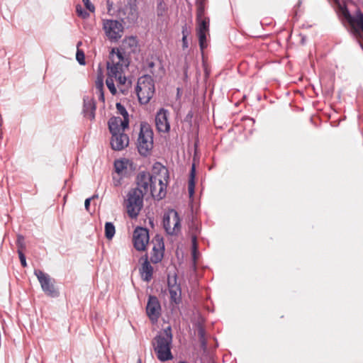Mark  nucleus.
I'll list each match as a JSON object with an SVG mask.
<instances>
[{
	"label": "nucleus",
	"instance_id": "obj_1",
	"mask_svg": "<svg viewBox=\"0 0 363 363\" xmlns=\"http://www.w3.org/2000/svg\"><path fill=\"white\" fill-rule=\"evenodd\" d=\"M107 79L106 84L110 92L115 95L117 92L114 84L115 79L119 84L123 85L126 82L124 75V69L128 66V61L124 57L123 54L118 49L113 48L109 54L107 61Z\"/></svg>",
	"mask_w": 363,
	"mask_h": 363
},
{
	"label": "nucleus",
	"instance_id": "obj_21",
	"mask_svg": "<svg viewBox=\"0 0 363 363\" xmlns=\"http://www.w3.org/2000/svg\"><path fill=\"white\" fill-rule=\"evenodd\" d=\"M195 175H196V169H195V165L193 164L191 167V172H190L189 186H188L189 194L191 197L193 196V195L194 194Z\"/></svg>",
	"mask_w": 363,
	"mask_h": 363
},
{
	"label": "nucleus",
	"instance_id": "obj_35",
	"mask_svg": "<svg viewBox=\"0 0 363 363\" xmlns=\"http://www.w3.org/2000/svg\"><path fill=\"white\" fill-rule=\"evenodd\" d=\"M18 254L19 259H20L22 266L26 267L27 264H26V256L24 255V254L23 253V252H21V250H18Z\"/></svg>",
	"mask_w": 363,
	"mask_h": 363
},
{
	"label": "nucleus",
	"instance_id": "obj_31",
	"mask_svg": "<svg viewBox=\"0 0 363 363\" xmlns=\"http://www.w3.org/2000/svg\"><path fill=\"white\" fill-rule=\"evenodd\" d=\"M17 245H18V250H21V252H23V250L26 247L23 236L20 235H18Z\"/></svg>",
	"mask_w": 363,
	"mask_h": 363
},
{
	"label": "nucleus",
	"instance_id": "obj_10",
	"mask_svg": "<svg viewBox=\"0 0 363 363\" xmlns=\"http://www.w3.org/2000/svg\"><path fill=\"white\" fill-rule=\"evenodd\" d=\"M35 275L37 277L43 291L49 296L57 297L58 291L55 289L50 277L40 269L34 271Z\"/></svg>",
	"mask_w": 363,
	"mask_h": 363
},
{
	"label": "nucleus",
	"instance_id": "obj_19",
	"mask_svg": "<svg viewBox=\"0 0 363 363\" xmlns=\"http://www.w3.org/2000/svg\"><path fill=\"white\" fill-rule=\"evenodd\" d=\"M168 287L170 298L172 302L177 304L182 299V290L179 284L176 283V279L173 280L168 279Z\"/></svg>",
	"mask_w": 363,
	"mask_h": 363
},
{
	"label": "nucleus",
	"instance_id": "obj_12",
	"mask_svg": "<svg viewBox=\"0 0 363 363\" xmlns=\"http://www.w3.org/2000/svg\"><path fill=\"white\" fill-rule=\"evenodd\" d=\"M161 306L158 298L155 296H150L148 298L146 312L152 321H157L160 315Z\"/></svg>",
	"mask_w": 363,
	"mask_h": 363
},
{
	"label": "nucleus",
	"instance_id": "obj_41",
	"mask_svg": "<svg viewBox=\"0 0 363 363\" xmlns=\"http://www.w3.org/2000/svg\"><path fill=\"white\" fill-rule=\"evenodd\" d=\"M80 45H82V42H79V43H77V47H79Z\"/></svg>",
	"mask_w": 363,
	"mask_h": 363
},
{
	"label": "nucleus",
	"instance_id": "obj_13",
	"mask_svg": "<svg viewBox=\"0 0 363 363\" xmlns=\"http://www.w3.org/2000/svg\"><path fill=\"white\" fill-rule=\"evenodd\" d=\"M169 113L167 110L161 108L156 114L155 125L157 130L162 133H167L170 129L168 121Z\"/></svg>",
	"mask_w": 363,
	"mask_h": 363
},
{
	"label": "nucleus",
	"instance_id": "obj_28",
	"mask_svg": "<svg viewBox=\"0 0 363 363\" xmlns=\"http://www.w3.org/2000/svg\"><path fill=\"white\" fill-rule=\"evenodd\" d=\"M206 32L198 31V35H199V46H200V48H201V49L202 50L206 47Z\"/></svg>",
	"mask_w": 363,
	"mask_h": 363
},
{
	"label": "nucleus",
	"instance_id": "obj_11",
	"mask_svg": "<svg viewBox=\"0 0 363 363\" xmlns=\"http://www.w3.org/2000/svg\"><path fill=\"white\" fill-rule=\"evenodd\" d=\"M134 247L138 251H144L149 242V233L146 228H137L133 233Z\"/></svg>",
	"mask_w": 363,
	"mask_h": 363
},
{
	"label": "nucleus",
	"instance_id": "obj_43",
	"mask_svg": "<svg viewBox=\"0 0 363 363\" xmlns=\"http://www.w3.org/2000/svg\"><path fill=\"white\" fill-rule=\"evenodd\" d=\"M138 363H141V360H140V359H138Z\"/></svg>",
	"mask_w": 363,
	"mask_h": 363
},
{
	"label": "nucleus",
	"instance_id": "obj_9",
	"mask_svg": "<svg viewBox=\"0 0 363 363\" xmlns=\"http://www.w3.org/2000/svg\"><path fill=\"white\" fill-rule=\"evenodd\" d=\"M103 28L106 35L111 41H117L123 33V26L117 20L104 21Z\"/></svg>",
	"mask_w": 363,
	"mask_h": 363
},
{
	"label": "nucleus",
	"instance_id": "obj_8",
	"mask_svg": "<svg viewBox=\"0 0 363 363\" xmlns=\"http://www.w3.org/2000/svg\"><path fill=\"white\" fill-rule=\"evenodd\" d=\"M163 227L169 235H177L180 232V218L176 211L171 210L164 215Z\"/></svg>",
	"mask_w": 363,
	"mask_h": 363
},
{
	"label": "nucleus",
	"instance_id": "obj_38",
	"mask_svg": "<svg viewBox=\"0 0 363 363\" xmlns=\"http://www.w3.org/2000/svg\"><path fill=\"white\" fill-rule=\"evenodd\" d=\"M196 238L195 235H194V236H192V243H193L194 251L196 250Z\"/></svg>",
	"mask_w": 363,
	"mask_h": 363
},
{
	"label": "nucleus",
	"instance_id": "obj_32",
	"mask_svg": "<svg viewBox=\"0 0 363 363\" xmlns=\"http://www.w3.org/2000/svg\"><path fill=\"white\" fill-rule=\"evenodd\" d=\"M129 9L130 11V16H129L128 18L130 21H133L138 18L136 9L134 6H130Z\"/></svg>",
	"mask_w": 363,
	"mask_h": 363
},
{
	"label": "nucleus",
	"instance_id": "obj_29",
	"mask_svg": "<svg viewBox=\"0 0 363 363\" xmlns=\"http://www.w3.org/2000/svg\"><path fill=\"white\" fill-rule=\"evenodd\" d=\"M76 11L77 15L82 18H86L89 16V13L84 11L80 5L76 6Z\"/></svg>",
	"mask_w": 363,
	"mask_h": 363
},
{
	"label": "nucleus",
	"instance_id": "obj_14",
	"mask_svg": "<svg viewBox=\"0 0 363 363\" xmlns=\"http://www.w3.org/2000/svg\"><path fill=\"white\" fill-rule=\"evenodd\" d=\"M154 246L152 247V253L150 257V261L152 263L157 264L163 258L164 256V242L161 238L156 237L153 240Z\"/></svg>",
	"mask_w": 363,
	"mask_h": 363
},
{
	"label": "nucleus",
	"instance_id": "obj_27",
	"mask_svg": "<svg viewBox=\"0 0 363 363\" xmlns=\"http://www.w3.org/2000/svg\"><path fill=\"white\" fill-rule=\"evenodd\" d=\"M116 109L118 113L123 116V118L122 120H127L129 121L128 113L126 111L125 108L121 103L116 104Z\"/></svg>",
	"mask_w": 363,
	"mask_h": 363
},
{
	"label": "nucleus",
	"instance_id": "obj_39",
	"mask_svg": "<svg viewBox=\"0 0 363 363\" xmlns=\"http://www.w3.org/2000/svg\"><path fill=\"white\" fill-rule=\"evenodd\" d=\"M114 184H115L116 186H118V184H120V181L118 180V181H117V182H114Z\"/></svg>",
	"mask_w": 363,
	"mask_h": 363
},
{
	"label": "nucleus",
	"instance_id": "obj_30",
	"mask_svg": "<svg viewBox=\"0 0 363 363\" xmlns=\"http://www.w3.org/2000/svg\"><path fill=\"white\" fill-rule=\"evenodd\" d=\"M76 59L80 65H85V57H84V53L82 50H77V54H76Z\"/></svg>",
	"mask_w": 363,
	"mask_h": 363
},
{
	"label": "nucleus",
	"instance_id": "obj_23",
	"mask_svg": "<svg viewBox=\"0 0 363 363\" xmlns=\"http://www.w3.org/2000/svg\"><path fill=\"white\" fill-rule=\"evenodd\" d=\"M128 164V160H116L114 162L116 172L118 175H123V172L127 169Z\"/></svg>",
	"mask_w": 363,
	"mask_h": 363
},
{
	"label": "nucleus",
	"instance_id": "obj_36",
	"mask_svg": "<svg viewBox=\"0 0 363 363\" xmlns=\"http://www.w3.org/2000/svg\"><path fill=\"white\" fill-rule=\"evenodd\" d=\"M182 34H183V37H182V46H183V48H188V43H187V35L185 33V30L184 29H183L182 30Z\"/></svg>",
	"mask_w": 363,
	"mask_h": 363
},
{
	"label": "nucleus",
	"instance_id": "obj_4",
	"mask_svg": "<svg viewBox=\"0 0 363 363\" xmlns=\"http://www.w3.org/2000/svg\"><path fill=\"white\" fill-rule=\"evenodd\" d=\"M135 91L138 100L142 104H147L155 94V84L150 75H143L138 78Z\"/></svg>",
	"mask_w": 363,
	"mask_h": 363
},
{
	"label": "nucleus",
	"instance_id": "obj_7",
	"mask_svg": "<svg viewBox=\"0 0 363 363\" xmlns=\"http://www.w3.org/2000/svg\"><path fill=\"white\" fill-rule=\"evenodd\" d=\"M342 17L348 22L353 33L363 40V13L357 10L354 16H352L346 7L341 8Z\"/></svg>",
	"mask_w": 363,
	"mask_h": 363
},
{
	"label": "nucleus",
	"instance_id": "obj_17",
	"mask_svg": "<svg viewBox=\"0 0 363 363\" xmlns=\"http://www.w3.org/2000/svg\"><path fill=\"white\" fill-rule=\"evenodd\" d=\"M129 121L127 120H122L121 117L113 116L111 117L108 122V128L111 134L122 133L128 127Z\"/></svg>",
	"mask_w": 363,
	"mask_h": 363
},
{
	"label": "nucleus",
	"instance_id": "obj_3",
	"mask_svg": "<svg viewBox=\"0 0 363 363\" xmlns=\"http://www.w3.org/2000/svg\"><path fill=\"white\" fill-rule=\"evenodd\" d=\"M154 351L157 358L161 362L172 360L173 355L171 352L172 334L170 327H167L160 333L152 342Z\"/></svg>",
	"mask_w": 363,
	"mask_h": 363
},
{
	"label": "nucleus",
	"instance_id": "obj_37",
	"mask_svg": "<svg viewBox=\"0 0 363 363\" xmlns=\"http://www.w3.org/2000/svg\"><path fill=\"white\" fill-rule=\"evenodd\" d=\"M93 197H91V198H88L85 200V202H84V206H85V208L86 211H89V206H90V202H91V200L92 199Z\"/></svg>",
	"mask_w": 363,
	"mask_h": 363
},
{
	"label": "nucleus",
	"instance_id": "obj_5",
	"mask_svg": "<svg viewBox=\"0 0 363 363\" xmlns=\"http://www.w3.org/2000/svg\"><path fill=\"white\" fill-rule=\"evenodd\" d=\"M143 196L141 189H131L125 201L127 213L132 218H136L143 206Z\"/></svg>",
	"mask_w": 363,
	"mask_h": 363
},
{
	"label": "nucleus",
	"instance_id": "obj_33",
	"mask_svg": "<svg viewBox=\"0 0 363 363\" xmlns=\"http://www.w3.org/2000/svg\"><path fill=\"white\" fill-rule=\"evenodd\" d=\"M206 18L204 16V8L203 6L200 5L197 9V20Z\"/></svg>",
	"mask_w": 363,
	"mask_h": 363
},
{
	"label": "nucleus",
	"instance_id": "obj_15",
	"mask_svg": "<svg viewBox=\"0 0 363 363\" xmlns=\"http://www.w3.org/2000/svg\"><path fill=\"white\" fill-rule=\"evenodd\" d=\"M129 144V138L123 132L112 134L111 145L114 150H121Z\"/></svg>",
	"mask_w": 363,
	"mask_h": 363
},
{
	"label": "nucleus",
	"instance_id": "obj_40",
	"mask_svg": "<svg viewBox=\"0 0 363 363\" xmlns=\"http://www.w3.org/2000/svg\"><path fill=\"white\" fill-rule=\"evenodd\" d=\"M199 334H200L201 335H203V331H202L201 330L199 331Z\"/></svg>",
	"mask_w": 363,
	"mask_h": 363
},
{
	"label": "nucleus",
	"instance_id": "obj_2",
	"mask_svg": "<svg viewBox=\"0 0 363 363\" xmlns=\"http://www.w3.org/2000/svg\"><path fill=\"white\" fill-rule=\"evenodd\" d=\"M153 179L149 191L157 199H162L166 195V188L169 180V171L161 163L157 162L153 166Z\"/></svg>",
	"mask_w": 363,
	"mask_h": 363
},
{
	"label": "nucleus",
	"instance_id": "obj_6",
	"mask_svg": "<svg viewBox=\"0 0 363 363\" xmlns=\"http://www.w3.org/2000/svg\"><path fill=\"white\" fill-rule=\"evenodd\" d=\"M153 147V132L150 126L146 123L140 124L137 147L141 155L146 156Z\"/></svg>",
	"mask_w": 363,
	"mask_h": 363
},
{
	"label": "nucleus",
	"instance_id": "obj_26",
	"mask_svg": "<svg viewBox=\"0 0 363 363\" xmlns=\"http://www.w3.org/2000/svg\"><path fill=\"white\" fill-rule=\"evenodd\" d=\"M197 21L199 24L198 31L207 32L208 30L209 19L208 18L199 19Z\"/></svg>",
	"mask_w": 363,
	"mask_h": 363
},
{
	"label": "nucleus",
	"instance_id": "obj_42",
	"mask_svg": "<svg viewBox=\"0 0 363 363\" xmlns=\"http://www.w3.org/2000/svg\"><path fill=\"white\" fill-rule=\"evenodd\" d=\"M179 363H187V362L182 361V362H179Z\"/></svg>",
	"mask_w": 363,
	"mask_h": 363
},
{
	"label": "nucleus",
	"instance_id": "obj_18",
	"mask_svg": "<svg viewBox=\"0 0 363 363\" xmlns=\"http://www.w3.org/2000/svg\"><path fill=\"white\" fill-rule=\"evenodd\" d=\"M96 103L92 97L85 96L84 97L83 113L84 117L92 121L95 118Z\"/></svg>",
	"mask_w": 363,
	"mask_h": 363
},
{
	"label": "nucleus",
	"instance_id": "obj_22",
	"mask_svg": "<svg viewBox=\"0 0 363 363\" xmlns=\"http://www.w3.org/2000/svg\"><path fill=\"white\" fill-rule=\"evenodd\" d=\"M95 88L96 93L99 94V99L104 101V80L101 75H99L95 82Z\"/></svg>",
	"mask_w": 363,
	"mask_h": 363
},
{
	"label": "nucleus",
	"instance_id": "obj_24",
	"mask_svg": "<svg viewBox=\"0 0 363 363\" xmlns=\"http://www.w3.org/2000/svg\"><path fill=\"white\" fill-rule=\"evenodd\" d=\"M116 233L115 226L111 222H107L105 224V236L108 240H111Z\"/></svg>",
	"mask_w": 363,
	"mask_h": 363
},
{
	"label": "nucleus",
	"instance_id": "obj_20",
	"mask_svg": "<svg viewBox=\"0 0 363 363\" xmlns=\"http://www.w3.org/2000/svg\"><path fill=\"white\" fill-rule=\"evenodd\" d=\"M140 272L144 281H150L151 280L153 274V267L148 262L147 255H145L144 262L140 269Z\"/></svg>",
	"mask_w": 363,
	"mask_h": 363
},
{
	"label": "nucleus",
	"instance_id": "obj_25",
	"mask_svg": "<svg viewBox=\"0 0 363 363\" xmlns=\"http://www.w3.org/2000/svg\"><path fill=\"white\" fill-rule=\"evenodd\" d=\"M137 44L138 42L136 38L133 36L126 38L123 42V46L125 48L129 47L131 49V50L137 47Z\"/></svg>",
	"mask_w": 363,
	"mask_h": 363
},
{
	"label": "nucleus",
	"instance_id": "obj_34",
	"mask_svg": "<svg viewBox=\"0 0 363 363\" xmlns=\"http://www.w3.org/2000/svg\"><path fill=\"white\" fill-rule=\"evenodd\" d=\"M82 1L84 4L85 7L86 9H88L90 12H94L95 10L94 6L91 3L90 0H82Z\"/></svg>",
	"mask_w": 363,
	"mask_h": 363
},
{
	"label": "nucleus",
	"instance_id": "obj_16",
	"mask_svg": "<svg viewBox=\"0 0 363 363\" xmlns=\"http://www.w3.org/2000/svg\"><path fill=\"white\" fill-rule=\"evenodd\" d=\"M152 179L153 174H151L147 172H141L138 174L137 177V188L141 189L143 194L145 195L149 192Z\"/></svg>",
	"mask_w": 363,
	"mask_h": 363
}]
</instances>
